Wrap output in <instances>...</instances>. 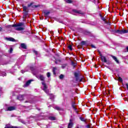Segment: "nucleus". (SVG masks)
Returning <instances> with one entry per match:
<instances>
[{"label": "nucleus", "mask_w": 128, "mask_h": 128, "mask_svg": "<svg viewBox=\"0 0 128 128\" xmlns=\"http://www.w3.org/2000/svg\"><path fill=\"white\" fill-rule=\"evenodd\" d=\"M90 34V32H87V33L86 34Z\"/></svg>", "instance_id": "nucleus-46"}, {"label": "nucleus", "mask_w": 128, "mask_h": 128, "mask_svg": "<svg viewBox=\"0 0 128 128\" xmlns=\"http://www.w3.org/2000/svg\"><path fill=\"white\" fill-rule=\"evenodd\" d=\"M4 128H20L16 126H12L10 124H6Z\"/></svg>", "instance_id": "nucleus-14"}, {"label": "nucleus", "mask_w": 128, "mask_h": 128, "mask_svg": "<svg viewBox=\"0 0 128 128\" xmlns=\"http://www.w3.org/2000/svg\"><path fill=\"white\" fill-rule=\"evenodd\" d=\"M50 124H48V125L46 126V127H47V128H50Z\"/></svg>", "instance_id": "nucleus-44"}, {"label": "nucleus", "mask_w": 128, "mask_h": 128, "mask_svg": "<svg viewBox=\"0 0 128 128\" xmlns=\"http://www.w3.org/2000/svg\"><path fill=\"white\" fill-rule=\"evenodd\" d=\"M49 120H56V118L54 116H50Z\"/></svg>", "instance_id": "nucleus-25"}, {"label": "nucleus", "mask_w": 128, "mask_h": 128, "mask_svg": "<svg viewBox=\"0 0 128 128\" xmlns=\"http://www.w3.org/2000/svg\"><path fill=\"white\" fill-rule=\"evenodd\" d=\"M68 48L70 50H72V45H69Z\"/></svg>", "instance_id": "nucleus-29"}, {"label": "nucleus", "mask_w": 128, "mask_h": 128, "mask_svg": "<svg viewBox=\"0 0 128 128\" xmlns=\"http://www.w3.org/2000/svg\"><path fill=\"white\" fill-rule=\"evenodd\" d=\"M102 20H103L104 22L106 21V18H102Z\"/></svg>", "instance_id": "nucleus-41"}, {"label": "nucleus", "mask_w": 128, "mask_h": 128, "mask_svg": "<svg viewBox=\"0 0 128 128\" xmlns=\"http://www.w3.org/2000/svg\"><path fill=\"white\" fill-rule=\"evenodd\" d=\"M98 2V0H93V2H94V4H96V2Z\"/></svg>", "instance_id": "nucleus-35"}, {"label": "nucleus", "mask_w": 128, "mask_h": 128, "mask_svg": "<svg viewBox=\"0 0 128 128\" xmlns=\"http://www.w3.org/2000/svg\"><path fill=\"white\" fill-rule=\"evenodd\" d=\"M43 13L44 14V16L48 18V14H50V11L44 10Z\"/></svg>", "instance_id": "nucleus-11"}, {"label": "nucleus", "mask_w": 128, "mask_h": 128, "mask_svg": "<svg viewBox=\"0 0 128 128\" xmlns=\"http://www.w3.org/2000/svg\"><path fill=\"white\" fill-rule=\"evenodd\" d=\"M32 3H30V4H28V8H30V6H32Z\"/></svg>", "instance_id": "nucleus-38"}, {"label": "nucleus", "mask_w": 128, "mask_h": 128, "mask_svg": "<svg viewBox=\"0 0 128 128\" xmlns=\"http://www.w3.org/2000/svg\"><path fill=\"white\" fill-rule=\"evenodd\" d=\"M20 122H22V124H26V122H24V120H20Z\"/></svg>", "instance_id": "nucleus-33"}, {"label": "nucleus", "mask_w": 128, "mask_h": 128, "mask_svg": "<svg viewBox=\"0 0 128 128\" xmlns=\"http://www.w3.org/2000/svg\"><path fill=\"white\" fill-rule=\"evenodd\" d=\"M22 7L23 8V10L24 12V16H28V7L24 5H22Z\"/></svg>", "instance_id": "nucleus-6"}, {"label": "nucleus", "mask_w": 128, "mask_h": 128, "mask_svg": "<svg viewBox=\"0 0 128 128\" xmlns=\"http://www.w3.org/2000/svg\"><path fill=\"white\" fill-rule=\"evenodd\" d=\"M111 56L113 58V60H114L115 62H116V64H120V61H118V58H116V57L112 55Z\"/></svg>", "instance_id": "nucleus-16"}, {"label": "nucleus", "mask_w": 128, "mask_h": 128, "mask_svg": "<svg viewBox=\"0 0 128 128\" xmlns=\"http://www.w3.org/2000/svg\"><path fill=\"white\" fill-rule=\"evenodd\" d=\"M76 128H80V127H76Z\"/></svg>", "instance_id": "nucleus-51"}, {"label": "nucleus", "mask_w": 128, "mask_h": 128, "mask_svg": "<svg viewBox=\"0 0 128 128\" xmlns=\"http://www.w3.org/2000/svg\"><path fill=\"white\" fill-rule=\"evenodd\" d=\"M21 72H22V74H24V72H26V71H24V70H21Z\"/></svg>", "instance_id": "nucleus-40"}, {"label": "nucleus", "mask_w": 128, "mask_h": 128, "mask_svg": "<svg viewBox=\"0 0 128 128\" xmlns=\"http://www.w3.org/2000/svg\"><path fill=\"white\" fill-rule=\"evenodd\" d=\"M33 52H34V54H35L37 56H40L38 55V51L34 50Z\"/></svg>", "instance_id": "nucleus-24"}, {"label": "nucleus", "mask_w": 128, "mask_h": 128, "mask_svg": "<svg viewBox=\"0 0 128 128\" xmlns=\"http://www.w3.org/2000/svg\"><path fill=\"white\" fill-rule=\"evenodd\" d=\"M55 64H58V62L56 61H55Z\"/></svg>", "instance_id": "nucleus-47"}, {"label": "nucleus", "mask_w": 128, "mask_h": 128, "mask_svg": "<svg viewBox=\"0 0 128 128\" xmlns=\"http://www.w3.org/2000/svg\"><path fill=\"white\" fill-rule=\"evenodd\" d=\"M114 32H115L116 34H128V30H114Z\"/></svg>", "instance_id": "nucleus-2"}, {"label": "nucleus", "mask_w": 128, "mask_h": 128, "mask_svg": "<svg viewBox=\"0 0 128 128\" xmlns=\"http://www.w3.org/2000/svg\"><path fill=\"white\" fill-rule=\"evenodd\" d=\"M18 80H20V78H18Z\"/></svg>", "instance_id": "nucleus-52"}, {"label": "nucleus", "mask_w": 128, "mask_h": 128, "mask_svg": "<svg viewBox=\"0 0 128 128\" xmlns=\"http://www.w3.org/2000/svg\"><path fill=\"white\" fill-rule=\"evenodd\" d=\"M66 64H62V68H66Z\"/></svg>", "instance_id": "nucleus-31"}, {"label": "nucleus", "mask_w": 128, "mask_h": 128, "mask_svg": "<svg viewBox=\"0 0 128 128\" xmlns=\"http://www.w3.org/2000/svg\"><path fill=\"white\" fill-rule=\"evenodd\" d=\"M33 74H34V76H36V78H38V80H42V82H44V75L42 74H38V72H34L33 73Z\"/></svg>", "instance_id": "nucleus-3"}, {"label": "nucleus", "mask_w": 128, "mask_h": 128, "mask_svg": "<svg viewBox=\"0 0 128 128\" xmlns=\"http://www.w3.org/2000/svg\"><path fill=\"white\" fill-rule=\"evenodd\" d=\"M127 52H128V46L126 47Z\"/></svg>", "instance_id": "nucleus-48"}, {"label": "nucleus", "mask_w": 128, "mask_h": 128, "mask_svg": "<svg viewBox=\"0 0 128 128\" xmlns=\"http://www.w3.org/2000/svg\"><path fill=\"white\" fill-rule=\"evenodd\" d=\"M91 47L92 48H96V46H94V45L92 44Z\"/></svg>", "instance_id": "nucleus-39"}, {"label": "nucleus", "mask_w": 128, "mask_h": 128, "mask_svg": "<svg viewBox=\"0 0 128 128\" xmlns=\"http://www.w3.org/2000/svg\"><path fill=\"white\" fill-rule=\"evenodd\" d=\"M60 80H62V78H64V74H61L60 76H59Z\"/></svg>", "instance_id": "nucleus-26"}, {"label": "nucleus", "mask_w": 128, "mask_h": 128, "mask_svg": "<svg viewBox=\"0 0 128 128\" xmlns=\"http://www.w3.org/2000/svg\"><path fill=\"white\" fill-rule=\"evenodd\" d=\"M98 52L100 56H102V52H100V50H98Z\"/></svg>", "instance_id": "nucleus-37"}, {"label": "nucleus", "mask_w": 128, "mask_h": 128, "mask_svg": "<svg viewBox=\"0 0 128 128\" xmlns=\"http://www.w3.org/2000/svg\"><path fill=\"white\" fill-rule=\"evenodd\" d=\"M47 77L48 78H50V72H48L46 74Z\"/></svg>", "instance_id": "nucleus-32"}, {"label": "nucleus", "mask_w": 128, "mask_h": 128, "mask_svg": "<svg viewBox=\"0 0 128 128\" xmlns=\"http://www.w3.org/2000/svg\"><path fill=\"white\" fill-rule=\"evenodd\" d=\"M17 98L19 100H24V98H28V95L26 94L19 95L17 96Z\"/></svg>", "instance_id": "nucleus-5"}, {"label": "nucleus", "mask_w": 128, "mask_h": 128, "mask_svg": "<svg viewBox=\"0 0 128 128\" xmlns=\"http://www.w3.org/2000/svg\"><path fill=\"white\" fill-rule=\"evenodd\" d=\"M6 76V74L4 72H0V76Z\"/></svg>", "instance_id": "nucleus-21"}, {"label": "nucleus", "mask_w": 128, "mask_h": 128, "mask_svg": "<svg viewBox=\"0 0 128 128\" xmlns=\"http://www.w3.org/2000/svg\"><path fill=\"white\" fill-rule=\"evenodd\" d=\"M72 65V66L74 68H76V63H74V62H71Z\"/></svg>", "instance_id": "nucleus-23"}, {"label": "nucleus", "mask_w": 128, "mask_h": 128, "mask_svg": "<svg viewBox=\"0 0 128 128\" xmlns=\"http://www.w3.org/2000/svg\"><path fill=\"white\" fill-rule=\"evenodd\" d=\"M35 7L38 8V6H36Z\"/></svg>", "instance_id": "nucleus-50"}, {"label": "nucleus", "mask_w": 128, "mask_h": 128, "mask_svg": "<svg viewBox=\"0 0 128 128\" xmlns=\"http://www.w3.org/2000/svg\"><path fill=\"white\" fill-rule=\"evenodd\" d=\"M74 126V123H72V119L70 120V122L68 124V128H72Z\"/></svg>", "instance_id": "nucleus-10"}, {"label": "nucleus", "mask_w": 128, "mask_h": 128, "mask_svg": "<svg viewBox=\"0 0 128 128\" xmlns=\"http://www.w3.org/2000/svg\"><path fill=\"white\" fill-rule=\"evenodd\" d=\"M66 2H67V4H72V0H66Z\"/></svg>", "instance_id": "nucleus-30"}, {"label": "nucleus", "mask_w": 128, "mask_h": 128, "mask_svg": "<svg viewBox=\"0 0 128 128\" xmlns=\"http://www.w3.org/2000/svg\"><path fill=\"white\" fill-rule=\"evenodd\" d=\"M2 27H0V32H2Z\"/></svg>", "instance_id": "nucleus-45"}, {"label": "nucleus", "mask_w": 128, "mask_h": 128, "mask_svg": "<svg viewBox=\"0 0 128 128\" xmlns=\"http://www.w3.org/2000/svg\"><path fill=\"white\" fill-rule=\"evenodd\" d=\"M32 82V80H28L25 84L24 85V88H26V86H28L30 84V83Z\"/></svg>", "instance_id": "nucleus-9"}, {"label": "nucleus", "mask_w": 128, "mask_h": 128, "mask_svg": "<svg viewBox=\"0 0 128 128\" xmlns=\"http://www.w3.org/2000/svg\"><path fill=\"white\" fill-rule=\"evenodd\" d=\"M54 108L56 110H64V109L60 108L59 106H58L54 107Z\"/></svg>", "instance_id": "nucleus-18"}, {"label": "nucleus", "mask_w": 128, "mask_h": 128, "mask_svg": "<svg viewBox=\"0 0 128 128\" xmlns=\"http://www.w3.org/2000/svg\"><path fill=\"white\" fill-rule=\"evenodd\" d=\"M16 110V106H8L6 109V112H12V110Z\"/></svg>", "instance_id": "nucleus-8"}, {"label": "nucleus", "mask_w": 128, "mask_h": 128, "mask_svg": "<svg viewBox=\"0 0 128 128\" xmlns=\"http://www.w3.org/2000/svg\"><path fill=\"white\" fill-rule=\"evenodd\" d=\"M118 80L120 82H122V77L119 76L118 78Z\"/></svg>", "instance_id": "nucleus-27"}, {"label": "nucleus", "mask_w": 128, "mask_h": 128, "mask_svg": "<svg viewBox=\"0 0 128 128\" xmlns=\"http://www.w3.org/2000/svg\"><path fill=\"white\" fill-rule=\"evenodd\" d=\"M12 50H13V49L11 48L10 49V54H12Z\"/></svg>", "instance_id": "nucleus-36"}, {"label": "nucleus", "mask_w": 128, "mask_h": 128, "mask_svg": "<svg viewBox=\"0 0 128 128\" xmlns=\"http://www.w3.org/2000/svg\"><path fill=\"white\" fill-rule=\"evenodd\" d=\"M6 40H8V42H16V40L12 38H6Z\"/></svg>", "instance_id": "nucleus-15"}, {"label": "nucleus", "mask_w": 128, "mask_h": 128, "mask_svg": "<svg viewBox=\"0 0 128 128\" xmlns=\"http://www.w3.org/2000/svg\"><path fill=\"white\" fill-rule=\"evenodd\" d=\"M72 107L74 108V105H72Z\"/></svg>", "instance_id": "nucleus-49"}, {"label": "nucleus", "mask_w": 128, "mask_h": 128, "mask_svg": "<svg viewBox=\"0 0 128 128\" xmlns=\"http://www.w3.org/2000/svg\"><path fill=\"white\" fill-rule=\"evenodd\" d=\"M14 28V24L8 25V26H6V28Z\"/></svg>", "instance_id": "nucleus-22"}, {"label": "nucleus", "mask_w": 128, "mask_h": 128, "mask_svg": "<svg viewBox=\"0 0 128 128\" xmlns=\"http://www.w3.org/2000/svg\"><path fill=\"white\" fill-rule=\"evenodd\" d=\"M81 44H82V46H84V44H86V42H84V41L82 42Z\"/></svg>", "instance_id": "nucleus-34"}, {"label": "nucleus", "mask_w": 128, "mask_h": 128, "mask_svg": "<svg viewBox=\"0 0 128 128\" xmlns=\"http://www.w3.org/2000/svg\"><path fill=\"white\" fill-rule=\"evenodd\" d=\"M56 70H58V68H57L56 67H54V68H53L52 72H53V74H54V76H56Z\"/></svg>", "instance_id": "nucleus-20"}, {"label": "nucleus", "mask_w": 128, "mask_h": 128, "mask_svg": "<svg viewBox=\"0 0 128 128\" xmlns=\"http://www.w3.org/2000/svg\"><path fill=\"white\" fill-rule=\"evenodd\" d=\"M21 48H24V50H26V44L22 43L21 44Z\"/></svg>", "instance_id": "nucleus-19"}, {"label": "nucleus", "mask_w": 128, "mask_h": 128, "mask_svg": "<svg viewBox=\"0 0 128 128\" xmlns=\"http://www.w3.org/2000/svg\"><path fill=\"white\" fill-rule=\"evenodd\" d=\"M72 12L74 13L73 14L74 15H76V14H84V12H82L80 10H73Z\"/></svg>", "instance_id": "nucleus-7"}, {"label": "nucleus", "mask_w": 128, "mask_h": 128, "mask_svg": "<svg viewBox=\"0 0 128 128\" xmlns=\"http://www.w3.org/2000/svg\"><path fill=\"white\" fill-rule=\"evenodd\" d=\"M100 58H101L102 62H108L106 56H104L102 55H101Z\"/></svg>", "instance_id": "nucleus-13"}, {"label": "nucleus", "mask_w": 128, "mask_h": 128, "mask_svg": "<svg viewBox=\"0 0 128 128\" xmlns=\"http://www.w3.org/2000/svg\"><path fill=\"white\" fill-rule=\"evenodd\" d=\"M86 128H90V125H86Z\"/></svg>", "instance_id": "nucleus-42"}, {"label": "nucleus", "mask_w": 128, "mask_h": 128, "mask_svg": "<svg viewBox=\"0 0 128 128\" xmlns=\"http://www.w3.org/2000/svg\"><path fill=\"white\" fill-rule=\"evenodd\" d=\"M80 120L82 122H86V120H84V118H82V117H80Z\"/></svg>", "instance_id": "nucleus-28"}, {"label": "nucleus", "mask_w": 128, "mask_h": 128, "mask_svg": "<svg viewBox=\"0 0 128 128\" xmlns=\"http://www.w3.org/2000/svg\"><path fill=\"white\" fill-rule=\"evenodd\" d=\"M74 76L76 78V82H82V78H80V73L78 72H75L74 74Z\"/></svg>", "instance_id": "nucleus-4"}, {"label": "nucleus", "mask_w": 128, "mask_h": 128, "mask_svg": "<svg viewBox=\"0 0 128 128\" xmlns=\"http://www.w3.org/2000/svg\"><path fill=\"white\" fill-rule=\"evenodd\" d=\"M16 30H18V31H20V30H24V28H22V27H20V26H18V27H16V28H15Z\"/></svg>", "instance_id": "nucleus-17"}, {"label": "nucleus", "mask_w": 128, "mask_h": 128, "mask_svg": "<svg viewBox=\"0 0 128 128\" xmlns=\"http://www.w3.org/2000/svg\"><path fill=\"white\" fill-rule=\"evenodd\" d=\"M42 85L43 86V90L46 94H48L50 96V100H52L54 98V96L52 94H49L48 92H50V90L48 89V86H46V84L44 82H42Z\"/></svg>", "instance_id": "nucleus-1"}, {"label": "nucleus", "mask_w": 128, "mask_h": 128, "mask_svg": "<svg viewBox=\"0 0 128 128\" xmlns=\"http://www.w3.org/2000/svg\"><path fill=\"white\" fill-rule=\"evenodd\" d=\"M24 22H21V23H19L18 24H14L13 26H14V28H18V27H20V26H24Z\"/></svg>", "instance_id": "nucleus-12"}, {"label": "nucleus", "mask_w": 128, "mask_h": 128, "mask_svg": "<svg viewBox=\"0 0 128 128\" xmlns=\"http://www.w3.org/2000/svg\"><path fill=\"white\" fill-rule=\"evenodd\" d=\"M126 88L128 90V84H126Z\"/></svg>", "instance_id": "nucleus-43"}]
</instances>
